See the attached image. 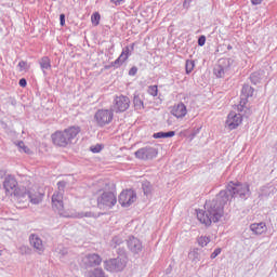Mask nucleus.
<instances>
[{"mask_svg": "<svg viewBox=\"0 0 277 277\" xmlns=\"http://www.w3.org/2000/svg\"><path fill=\"white\" fill-rule=\"evenodd\" d=\"M81 133V127L71 126L63 131H56L51 135L52 142L54 146H58L60 148H66L68 144H72L75 137Z\"/></svg>", "mask_w": 277, "mask_h": 277, "instance_id": "f257e3e1", "label": "nucleus"}, {"mask_svg": "<svg viewBox=\"0 0 277 277\" xmlns=\"http://www.w3.org/2000/svg\"><path fill=\"white\" fill-rule=\"evenodd\" d=\"M118 198L111 192H104L101 196L97 197V208L98 209H114Z\"/></svg>", "mask_w": 277, "mask_h": 277, "instance_id": "f03ea898", "label": "nucleus"}, {"mask_svg": "<svg viewBox=\"0 0 277 277\" xmlns=\"http://www.w3.org/2000/svg\"><path fill=\"white\" fill-rule=\"evenodd\" d=\"M129 107H131V98H129V96H115L111 105L113 113L115 111V114H124Z\"/></svg>", "mask_w": 277, "mask_h": 277, "instance_id": "7ed1b4c3", "label": "nucleus"}, {"mask_svg": "<svg viewBox=\"0 0 277 277\" xmlns=\"http://www.w3.org/2000/svg\"><path fill=\"white\" fill-rule=\"evenodd\" d=\"M94 120L97 127H107L114 120V110L110 109H98L94 115Z\"/></svg>", "mask_w": 277, "mask_h": 277, "instance_id": "20e7f679", "label": "nucleus"}, {"mask_svg": "<svg viewBox=\"0 0 277 277\" xmlns=\"http://www.w3.org/2000/svg\"><path fill=\"white\" fill-rule=\"evenodd\" d=\"M124 267H127V261L120 256L104 261L106 272L118 273L122 272Z\"/></svg>", "mask_w": 277, "mask_h": 277, "instance_id": "39448f33", "label": "nucleus"}, {"mask_svg": "<svg viewBox=\"0 0 277 277\" xmlns=\"http://www.w3.org/2000/svg\"><path fill=\"white\" fill-rule=\"evenodd\" d=\"M227 189L228 192H230V194H233V196H239L240 198H245V196H248V194H250V184L229 182L227 185Z\"/></svg>", "mask_w": 277, "mask_h": 277, "instance_id": "423d86ee", "label": "nucleus"}, {"mask_svg": "<svg viewBox=\"0 0 277 277\" xmlns=\"http://www.w3.org/2000/svg\"><path fill=\"white\" fill-rule=\"evenodd\" d=\"M103 263V258L97 253H89L82 259V266L84 269H92V267H98Z\"/></svg>", "mask_w": 277, "mask_h": 277, "instance_id": "0eeeda50", "label": "nucleus"}, {"mask_svg": "<svg viewBox=\"0 0 277 277\" xmlns=\"http://www.w3.org/2000/svg\"><path fill=\"white\" fill-rule=\"evenodd\" d=\"M137 200V194L133 189L122 190L119 195V203L121 207H131Z\"/></svg>", "mask_w": 277, "mask_h": 277, "instance_id": "6e6552de", "label": "nucleus"}, {"mask_svg": "<svg viewBox=\"0 0 277 277\" xmlns=\"http://www.w3.org/2000/svg\"><path fill=\"white\" fill-rule=\"evenodd\" d=\"M136 159H141L142 161H148L150 159H155L157 157V149L151 146H146L137 149L134 153Z\"/></svg>", "mask_w": 277, "mask_h": 277, "instance_id": "1a4fd4ad", "label": "nucleus"}, {"mask_svg": "<svg viewBox=\"0 0 277 277\" xmlns=\"http://www.w3.org/2000/svg\"><path fill=\"white\" fill-rule=\"evenodd\" d=\"M124 243V235L123 234H118L114 236L110 240V247H113L115 250H117V254L119 256H126L127 254V249L124 247H120Z\"/></svg>", "mask_w": 277, "mask_h": 277, "instance_id": "9d476101", "label": "nucleus"}, {"mask_svg": "<svg viewBox=\"0 0 277 277\" xmlns=\"http://www.w3.org/2000/svg\"><path fill=\"white\" fill-rule=\"evenodd\" d=\"M52 207L57 211L58 215H64V193L55 192L52 195Z\"/></svg>", "mask_w": 277, "mask_h": 277, "instance_id": "9b49d317", "label": "nucleus"}, {"mask_svg": "<svg viewBox=\"0 0 277 277\" xmlns=\"http://www.w3.org/2000/svg\"><path fill=\"white\" fill-rule=\"evenodd\" d=\"M127 246L130 252L132 254H140L142 250H144V246L142 245V240L134 236H130L129 239L127 240Z\"/></svg>", "mask_w": 277, "mask_h": 277, "instance_id": "f8f14e48", "label": "nucleus"}, {"mask_svg": "<svg viewBox=\"0 0 277 277\" xmlns=\"http://www.w3.org/2000/svg\"><path fill=\"white\" fill-rule=\"evenodd\" d=\"M241 122H243V117L241 116V114L232 111L227 116L226 124H227L228 129H230V130L237 129V127H239V124H241Z\"/></svg>", "mask_w": 277, "mask_h": 277, "instance_id": "ddd939ff", "label": "nucleus"}, {"mask_svg": "<svg viewBox=\"0 0 277 277\" xmlns=\"http://www.w3.org/2000/svg\"><path fill=\"white\" fill-rule=\"evenodd\" d=\"M129 47H126L121 54L119 55V57L117 60H115L114 62H111L107 68H120V66H122V64H124L128 60H129Z\"/></svg>", "mask_w": 277, "mask_h": 277, "instance_id": "4468645a", "label": "nucleus"}, {"mask_svg": "<svg viewBox=\"0 0 277 277\" xmlns=\"http://www.w3.org/2000/svg\"><path fill=\"white\" fill-rule=\"evenodd\" d=\"M229 67L230 65L228 64V61L221 60L219 61V64L215 65L213 72L215 77H217L219 79H222V77H225L226 72H228Z\"/></svg>", "mask_w": 277, "mask_h": 277, "instance_id": "2eb2a0df", "label": "nucleus"}, {"mask_svg": "<svg viewBox=\"0 0 277 277\" xmlns=\"http://www.w3.org/2000/svg\"><path fill=\"white\" fill-rule=\"evenodd\" d=\"M29 241H30V246L35 248L38 254H42V252H44V243L42 242V238H40L38 234H31L29 236Z\"/></svg>", "mask_w": 277, "mask_h": 277, "instance_id": "dca6fc26", "label": "nucleus"}, {"mask_svg": "<svg viewBox=\"0 0 277 277\" xmlns=\"http://www.w3.org/2000/svg\"><path fill=\"white\" fill-rule=\"evenodd\" d=\"M254 94V89L252 87H245L242 89L240 104L237 106L238 111H243V107L248 104V96Z\"/></svg>", "mask_w": 277, "mask_h": 277, "instance_id": "f3484780", "label": "nucleus"}, {"mask_svg": "<svg viewBox=\"0 0 277 277\" xmlns=\"http://www.w3.org/2000/svg\"><path fill=\"white\" fill-rule=\"evenodd\" d=\"M171 114L175 118H185V116H187V106H185L183 102H180L172 107Z\"/></svg>", "mask_w": 277, "mask_h": 277, "instance_id": "a211bd4d", "label": "nucleus"}, {"mask_svg": "<svg viewBox=\"0 0 277 277\" xmlns=\"http://www.w3.org/2000/svg\"><path fill=\"white\" fill-rule=\"evenodd\" d=\"M18 182L14 175H6L3 182L5 192L10 193L17 188Z\"/></svg>", "mask_w": 277, "mask_h": 277, "instance_id": "6ab92c4d", "label": "nucleus"}, {"mask_svg": "<svg viewBox=\"0 0 277 277\" xmlns=\"http://www.w3.org/2000/svg\"><path fill=\"white\" fill-rule=\"evenodd\" d=\"M15 197L19 202H27V198H29V190H27L24 186L17 187L13 190Z\"/></svg>", "mask_w": 277, "mask_h": 277, "instance_id": "aec40b11", "label": "nucleus"}, {"mask_svg": "<svg viewBox=\"0 0 277 277\" xmlns=\"http://www.w3.org/2000/svg\"><path fill=\"white\" fill-rule=\"evenodd\" d=\"M252 233L255 235H263V233H267V225L265 223H253L250 225Z\"/></svg>", "mask_w": 277, "mask_h": 277, "instance_id": "412c9836", "label": "nucleus"}, {"mask_svg": "<svg viewBox=\"0 0 277 277\" xmlns=\"http://www.w3.org/2000/svg\"><path fill=\"white\" fill-rule=\"evenodd\" d=\"M84 277H109L105 274L102 267H95L93 269L87 271Z\"/></svg>", "mask_w": 277, "mask_h": 277, "instance_id": "4be33fe9", "label": "nucleus"}, {"mask_svg": "<svg viewBox=\"0 0 277 277\" xmlns=\"http://www.w3.org/2000/svg\"><path fill=\"white\" fill-rule=\"evenodd\" d=\"M40 68L43 75H47V70H51V58L49 56H43L39 60Z\"/></svg>", "mask_w": 277, "mask_h": 277, "instance_id": "5701e85b", "label": "nucleus"}, {"mask_svg": "<svg viewBox=\"0 0 277 277\" xmlns=\"http://www.w3.org/2000/svg\"><path fill=\"white\" fill-rule=\"evenodd\" d=\"M223 213H224V207L222 206H217L216 210H211L210 215H212L211 216L212 222H219Z\"/></svg>", "mask_w": 277, "mask_h": 277, "instance_id": "b1692460", "label": "nucleus"}, {"mask_svg": "<svg viewBox=\"0 0 277 277\" xmlns=\"http://www.w3.org/2000/svg\"><path fill=\"white\" fill-rule=\"evenodd\" d=\"M197 220L205 226H209V214L205 210H197Z\"/></svg>", "mask_w": 277, "mask_h": 277, "instance_id": "393cba45", "label": "nucleus"}, {"mask_svg": "<svg viewBox=\"0 0 277 277\" xmlns=\"http://www.w3.org/2000/svg\"><path fill=\"white\" fill-rule=\"evenodd\" d=\"M133 106L135 111H142V109H144V100L137 94L133 96Z\"/></svg>", "mask_w": 277, "mask_h": 277, "instance_id": "a878e982", "label": "nucleus"}, {"mask_svg": "<svg viewBox=\"0 0 277 277\" xmlns=\"http://www.w3.org/2000/svg\"><path fill=\"white\" fill-rule=\"evenodd\" d=\"M175 135H176L175 131L157 132V133H154L153 137L155 140H163V138H168V137H174Z\"/></svg>", "mask_w": 277, "mask_h": 277, "instance_id": "bb28decb", "label": "nucleus"}, {"mask_svg": "<svg viewBox=\"0 0 277 277\" xmlns=\"http://www.w3.org/2000/svg\"><path fill=\"white\" fill-rule=\"evenodd\" d=\"M28 202H31V205H40L42 202V199L39 196H36L29 192V197H27Z\"/></svg>", "mask_w": 277, "mask_h": 277, "instance_id": "cd10ccee", "label": "nucleus"}, {"mask_svg": "<svg viewBox=\"0 0 277 277\" xmlns=\"http://www.w3.org/2000/svg\"><path fill=\"white\" fill-rule=\"evenodd\" d=\"M143 194L145 196H148L150 192H153V185H150V182L146 181L142 184Z\"/></svg>", "mask_w": 277, "mask_h": 277, "instance_id": "c85d7f7f", "label": "nucleus"}, {"mask_svg": "<svg viewBox=\"0 0 277 277\" xmlns=\"http://www.w3.org/2000/svg\"><path fill=\"white\" fill-rule=\"evenodd\" d=\"M91 23L94 25V27L98 26V24L101 23V14L98 12L92 14Z\"/></svg>", "mask_w": 277, "mask_h": 277, "instance_id": "c756f323", "label": "nucleus"}, {"mask_svg": "<svg viewBox=\"0 0 277 277\" xmlns=\"http://www.w3.org/2000/svg\"><path fill=\"white\" fill-rule=\"evenodd\" d=\"M147 93L150 95V96H157L159 94V88L157 87V84L155 85H149L147 88Z\"/></svg>", "mask_w": 277, "mask_h": 277, "instance_id": "7c9ffc66", "label": "nucleus"}, {"mask_svg": "<svg viewBox=\"0 0 277 277\" xmlns=\"http://www.w3.org/2000/svg\"><path fill=\"white\" fill-rule=\"evenodd\" d=\"M196 66V64L194 63V61H186V65H185V70H186V75H189L192 72V70H194V67Z\"/></svg>", "mask_w": 277, "mask_h": 277, "instance_id": "2f4dec72", "label": "nucleus"}, {"mask_svg": "<svg viewBox=\"0 0 277 277\" xmlns=\"http://www.w3.org/2000/svg\"><path fill=\"white\" fill-rule=\"evenodd\" d=\"M197 242L198 245L201 247V248H205V246H208L209 245V237L207 236H201L197 239Z\"/></svg>", "mask_w": 277, "mask_h": 277, "instance_id": "473e14b6", "label": "nucleus"}, {"mask_svg": "<svg viewBox=\"0 0 277 277\" xmlns=\"http://www.w3.org/2000/svg\"><path fill=\"white\" fill-rule=\"evenodd\" d=\"M18 148H19L21 150H23V153H26V155H29V153H31V149H29V147H27V146L25 145V142H23V141H21V142L18 143Z\"/></svg>", "mask_w": 277, "mask_h": 277, "instance_id": "72a5a7b5", "label": "nucleus"}, {"mask_svg": "<svg viewBox=\"0 0 277 277\" xmlns=\"http://www.w3.org/2000/svg\"><path fill=\"white\" fill-rule=\"evenodd\" d=\"M76 217L81 219V217H94L93 212H78L76 213Z\"/></svg>", "mask_w": 277, "mask_h": 277, "instance_id": "f704fd0d", "label": "nucleus"}, {"mask_svg": "<svg viewBox=\"0 0 277 277\" xmlns=\"http://www.w3.org/2000/svg\"><path fill=\"white\" fill-rule=\"evenodd\" d=\"M17 66L19 67V72H23V70H29L27 61H21Z\"/></svg>", "mask_w": 277, "mask_h": 277, "instance_id": "c9c22d12", "label": "nucleus"}, {"mask_svg": "<svg viewBox=\"0 0 277 277\" xmlns=\"http://www.w3.org/2000/svg\"><path fill=\"white\" fill-rule=\"evenodd\" d=\"M188 258L192 259L193 261H198L199 254H198V249H194L188 253Z\"/></svg>", "mask_w": 277, "mask_h": 277, "instance_id": "e433bc0d", "label": "nucleus"}, {"mask_svg": "<svg viewBox=\"0 0 277 277\" xmlns=\"http://www.w3.org/2000/svg\"><path fill=\"white\" fill-rule=\"evenodd\" d=\"M90 150L91 153H94V154L101 153V150H103V145L101 144L93 145L90 147Z\"/></svg>", "mask_w": 277, "mask_h": 277, "instance_id": "4c0bfd02", "label": "nucleus"}, {"mask_svg": "<svg viewBox=\"0 0 277 277\" xmlns=\"http://www.w3.org/2000/svg\"><path fill=\"white\" fill-rule=\"evenodd\" d=\"M200 131H202V126H198V127L194 128L190 133V137H196V135H198V133H200Z\"/></svg>", "mask_w": 277, "mask_h": 277, "instance_id": "58836bf2", "label": "nucleus"}, {"mask_svg": "<svg viewBox=\"0 0 277 277\" xmlns=\"http://www.w3.org/2000/svg\"><path fill=\"white\" fill-rule=\"evenodd\" d=\"M207 42V37L205 35H201L199 38H198V45L199 47H205V43Z\"/></svg>", "mask_w": 277, "mask_h": 277, "instance_id": "ea45409f", "label": "nucleus"}, {"mask_svg": "<svg viewBox=\"0 0 277 277\" xmlns=\"http://www.w3.org/2000/svg\"><path fill=\"white\" fill-rule=\"evenodd\" d=\"M57 187L60 192H64V189H66V182L65 181L57 182Z\"/></svg>", "mask_w": 277, "mask_h": 277, "instance_id": "a19ab883", "label": "nucleus"}, {"mask_svg": "<svg viewBox=\"0 0 277 277\" xmlns=\"http://www.w3.org/2000/svg\"><path fill=\"white\" fill-rule=\"evenodd\" d=\"M129 75L130 77H135L137 75V67L133 66L130 70H129Z\"/></svg>", "mask_w": 277, "mask_h": 277, "instance_id": "79ce46f5", "label": "nucleus"}, {"mask_svg": "<svg viewBox=\"0 0 277 277\" xmlns=\"http://www.w3.org/2000/svg\"><path fill=\"white\" fill-rule=\"evenodd\" d=\"M60 23H61V27H64V25H66V15L65 14L60 15Z\"/></svg>", "mask_w": 277, "mask_h": 277, "instance_id": "37998d69", "label": "nucleus"}, {"mask_svg": "<svg viewBox=\"0 0 277 277\" xmlns=\"http://www.w3.org/2000/svg\"><path fill=\"white\" fill-rule=\"evenodd\" d=\"M219 254H222V249L217 248L214 250V252L211 254V259H215L219 256Z\"/></svg>", "mask_w": 277, "mask_h": 277, "instance_id": "c03bdc74", "label": "nucleus"}, {"mask_svg": "<svg viewBox=\"0 0 277 277\" xmlns=\"http://www.w3.org/2000/svg\"><path fill=\"white\" fill-rule=\"evenodd\" d=\"M18 83L21 88H27V79L22 78Z\"/></svg>", "mask_w": 277, "mask_h": 277, "instance_id": "a18cd8bd", "label": "nucleus"}, {"mask_svg": "<svg viewBox=\"0 0 277 277\" xmlns=\"http://www.w3.org/2000/svg\"><path fill=\"white\" fill-rule=\"evenodd\" d=\"M110 3H114V5H122V3H124V0H110Z\"/></svg>", "mask_w": 277, "mask_h": 277, "instance_id": "49530a36", "label": "nucleus"}, {"mask_svg": "<svg viewBox=\"0 0 277 277\" xmlns=\"http://www.w3.org/2000/svg\"><path fill=\"white\" fill-rule=\"evenodd\" d=\"M252 5H261L263 3V0H251Z\"/></svg>", "mask_w": 277, "mask_h": 277, "instance_id": "de8ad7c7", "label": "nucleus"}, {"mask_svg": "<svg viewBox=\"0 0 277 277\" xmlns=\"http://www.w3.org/2000/svg\"><path fill=\"white\" fill-rule=\"evenodd\" d=\"M192 3V0H184L183 6L184 8H189V4Z\"/></svg>", "mask_w": 277, "mask_h": 277, "instance_id": "09e8293b", "label": "nucleus"}, {"mask_svg": "<svg viewBox=\"0 0 277 277\" xmlns=\"http://www.w3.org/2000/svg\"><path fill=\"white\" fill-rule=\"evenodd\" d=\"M133 47H135V44H134V43L132 44V49H133Z\"/></svg>", "mask_w": 277, "mask_h": 277, "instance_id": "8fccbe9b", "label": "nucleus"}, {"mask_svg": "<svg viewBox=\"0 0 277 277\" xmlns=\"http://www.w3.org/2000/svg\"><path fill=\"white\" fill-rule=\"evenodd\" d=\"M205 207H207V201H206V205H205Z\"/></svg>", "mask_w": 277, "mask_h": 277, "instance_id": "3c124183", "label": "nucleus"}]
</instances>
